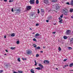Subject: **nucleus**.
Returning <instances> with one entry per match:
<instances>
[{
    "label": "nucleus",
    "instance_id": "obj_1",
    "mask_svg": "<svg viewBox=\"0 0 73 73\" xmlns=\"http://www.w3.org/2000/svg\"><path fill=\"white\" fill-rule=\"evenodd\" d=\"M53 7L55 9L56 11H58L59 10L60 7L58 6V4H55L54 5H53Z\"/></svg>",
    "mask_w": 73,
    "mask_h": 73
},
{
    "label": "nucleus",
    "instance_id": "obj_2",
    "mask_svg": "<svg viewBox=\"0 0 73 73\" xmlns=\"http://www.w3.org/2000/svg\"><path fill=\"white\" fill-rule=\"evenodd\" d=\"M62 12L64 15H66V16L68 15V10L66 9H63L62 10Z\"/></svg>",
    "mask_w": 73,
    "mask_h": 73
},
{
    "label": "nucleus",
    "instance_id": "obj_3",
    "mask_svg": "<svg viewBox=\"0 0 73 73\" xmlns=\"http://www.w3.org/2000/svg\"><path fill=\"white\" fill-rule=\"evenodd\" d=\"M70 32H71V31L68 30L66 31L65 33L67 35H70Z\"/></svg>",
    "mask_w": 73,
    "mask_h": 73
},
{
    "label": "nucleus",
    "instance_id": "obj_4",
    "mask_svg": "<svg viewBox=\"0 0 73 73\" xmlns=\"http://www.w3.org/2000/svg\"><path fill=\"white\" fill-rule=\"evenodd\" d=\"M17 12H15V15H19V13H20V12H21L20 9H17L16 10Z\"/></svg>",
    "mask_w": 73,
    "mask_h": 73
},
{
    "label": "nucleus",
    "instance_id": "obj_5",
    "mask_svg": "<svg viewBox=\"0 0 73 73\" xmlns=\"http://www.w3.org/2000/svg\"><path fill=\"white\" fill-rule=\"evenodd\" d=\"M31 8H32V7L30 6H27L26 7L27 11L29 10V9H31Z\"/></svg>",
    "mask_w": 73,
    "mask_h": 73
},
{
    "label": "nucleus",
    "instance_id": "obj_6",
    "mask_svg": "<svg viewBox=\"0 0 73 73\" xmlns=\"http://www.w3.org/2000/svg\"><path fill=\"white\" fill-rule=\"evenodd\" d=\"M29 3L31 4H35V0H31Z\"/></svg>",
    "mask_w": 73,
    "mask_h": 73
},
{
    "label": "nucleus",
    "instance_id": "obj_7",
    "mask_svg": "<svg viewBox=\"0 0 73 73\" xmlns=\"http://www.w3.org/2000/svg\"><path fill=\"white\" fill-rule=\"evenodd\" d=\"M32 53V51L29 50L27 52V54H31Z\"/></svg>",
    "mask_w": 73,
    "mask_h": 73
},
{
    "label": "nucleus",
    "instance_id": "obj_8",
    "mask_svg": "<svg viewBox=\"0 0 73 73\" xmlns=\"http://www.w3.org/2000/svg\"><path fill=\"white\" fill-rule=\"evenodd\" d=\"M48 19V20H51L52 19V17L51 15L47 17Z\"/></svg>",
    "mask_w": 73,
    "mask_h": 73
},
{
    "label": "nucleus",
    "instance_id": "obj_9",
    "mask_svg": "<svg viewBox=\"0 0 73 73\" xmlns=\"http://www.w3.org/2000/svg\"><path fill=\"white\" fill-rule=\"evenodd\" d=\"M59 19L60 20L59 21V23H62V19H61V18L59 17Z\"/></svg>",
    "mask_w": 73,
    "mask_h": 73
},
{
    "label": "nucleus",
    "instance_id": "obj_10",
    "mask_svg": "<svg viewBox=\"0 0 73 73\" xmlns=\"http://www.w3.org/2000/svg\"><path fill=\"white\" fill-rule=\"evenodd\" d=\"M44 2L45 4H48V0H44Z\"/></svg>",
    "mask_w": 73,
    "mask_h": 73
},
{
    "label": "nucleus",
    "instance_id": "obj_11",
    "mask_svg": "<svg viewBox=\"0 0 73 73\" xmlns=\"http://www.w3.org/2000/svg\"><path fill=\"white\" fill-rule=\"evenodd\" d=\"M35 14H36L35 13H31L30 14V16L33 17V16H35Z\"/></svg>",
    "mask_w": 73,
    "mask_h": 73
},
{
    "label": "nucleus",
    "instance_id": "obj_12",
    "mask_svg": "<svg viewBox=\"0 0 73 73\" xmlns=\"http://www.w3.org/2000/svg\"><path fill=\"white\" fill-rule=\"evenodd\" d=\"M39 66H40V67H41V68H44V67H43V66L41 64L39 63Z\"/></svg>",
    "mask_w": 73,
    "mask_h": 73
},
{
    "label": "nucleus",
    "instance_id": "obj_13",
    "mask_svg": "<svg viewBox=\"0 0 73 73\" xmlns=\"http://www.w3.org/2000/svg\"><path fill=\"white\" fill-rule=\"evenodd\" d=\"M70 41L71 43H73V38H71L70 39Z\"/></svg>",
    "mask_w": 73,
    "mask_h": 73
},
{
    "label": "nucleus",
    "instance_id": "obj_14",
    "mask_svg": "<svg viewBox=\"0 0 73 73\" xmlns=\"http://www.w3.org/2000/svg\"><path fill=\"white\" fill-rule=\"evenodd\" d=\"M52 3H56L57 1V0H52Z\"/></svg>",
    "mask_w": 73,
    "mask_h": 73
},
{
    "label": "nucleus",
    "instance_id": "obj_15",
    "mask_svg": "<svg viewBox=\"0 0 73 73\" xmlns=\"http://www.w3.org/2000/svg\"><path fill=\"white\" fill-rule=\"evenodd\" d=\"M31 72L32 73H35L34 70H33L32 69H31Z\"/></svg>",
    "mask_w": 73,
    "mask_h": 73
},
{
    "label": "nucleus",
    "instance_id": "obj_16",
    "mask_svg": "<svg viewBox=\"0 0 73 73\" xmlns=\"http://www.w3.org/2000/svg\"><path fill=\"white\" fill-rule=\"evenodd\" d=\"M4 64L5 65V66H6V67H7V68H8V64H7V63H5Z\"/></svg>",
    "mask_w": 73,
    "mask_h": 73
},
{
    "label": "nucleus",
    "instance_id": "obj_17",
    "mask_svg": "<svg viewBox=\"0 0 73 73\" xmlns=\"http://www.w3.org/2000/svg\"><path fill=\"white\" fill-rule=\"evenodd\" d=\"M63 38L64 40H66V39H67V38H68V37L66 36H63Z\"/></svg>",
    "mask_w": 73,
    "mask_h": 73
},
{
    "label": "nucleus",
    "instance_id": "obj_18",
    "mask_svg": "<svg viewBox=\"0 0 73 73\" xmlns=\"http://www.w3.org/2000/svg\"><path fill=\"white\" fill-rule=\"evenodd\" d=\"M73 63L70 64L69 66L70 67H71V68H72V66H73Z\"/></svg>",
    "mask_w": 73,
    "mask_h": 73
},
{
    "label": "nucleus",
    "instance_id": "obj_19",
    "mask_svg": "<svg viewBox=\"0 0 73 73\" xmlns=\"http://www.w3.org/2000/svg\"><path fill=\"white\" fill-rule=\"evenodd\" d=\"M73 9H71L70 10V12H71V13H72V12H73Z\"/></svg>",
    "mask_w": 73,
    "mask_h": 73
},
{
    "label": "nucleus",
    "instance_id": "obj_20",
    "mask_svg": "<svg viewBox=\"0 0 73 73\" xmlns=\"http://www.w3.org/2000/svg\"><path fill=\"white\" fill-rule=\"evenodd\" d=\"M15 33H13L11 35V36L12 37H14L15 36Z\"/></svg>",
    "mask_w": 73,
    "mask_h": 73
},
{
    "label": "nucleus",
    "instance_id": "obj_21",
    "mask_svg": "<svg viewBox=\"0 0 73 73\" xmlns=\"http://www.w3.org/2000/svg\"><path fill=\"white\" fill-rule=\"evenodd\" d=\"M33 46H34V48H36L37 46L35 44H33Z\"/></svg>",
    "mask_w": 73,
    "mask_h": 73
},
{
    "label": "nucleus",
    "instance_id": "obj_22",
    "mask_svg": "<svg viewBox=\"0 0 73 73\" xmlns=\"http://www.w3.org/2000/svg\"><path fill=\"white\" fill-rule=\"evenodd\" d=\"M10 49H12V50H14V49H15V47H11L10 48Z\"/></svg>",
    "mask_w": 73,
    "mask_h": 73
},
{
    "label": "nucleus",
    "instance_id": "obj_23",
    "mask_svg": "<svg viewBox=\"0 0 73 73\" xmlns=\"http://www.w3.org/2000/svg\"><path fill=\"white\" fill-rule=\"evenodd\" d=\"M38 3H39V2L38 1V0H36V4H38Z\"/></svg>",
    "mask_w": 73,
    "mask_h": 73
},
{
    "label": "nucleus",
    "instance_id": "obj_24",
    "mask_svg": "<svg viewBox=\"0 0 73 73\" xmlns=\"http://www.w3.org/2000/svg\"><path fill=\"white\" fill-rule=\"evenodd\" d=\"M71 4L72 5H73V0H71Z\"/></svg>",
    "mask_w": 73,
    "mask_h": 73
},
{
    "label": "nucleus",
    "instance_id": "obj_25",
    "mask_svg": "<svg viewBox=\"0 0 73 73\" xmlns=\"http://www.w3.org/2000/svg\"><path fill=\"white\" fill-rule=\"evenodd\" d=\"M35 36H40V34L38 33H37L35 35Z\"/></svg>",
    "mask_w": 73,
    "mask_h": 73
},
{
    "label": "nucleus",
    "instance_id": "obj_26",
    "mask_svg": "<svg viewBox=\"0 0 73 73\" xmlns=\"http://www.w3.org/2000/svg\"><path fill=\"white\" fill-rule=\"evenodd\" d=\"M41 14L42 16H44V12H41Z\"/></svg>",
    "mask_w": 73,
    "mask_h": 73
},
{
    "label": "nucleus",
    "instance_id": "obj_27",
    "mask_svg": "<svg viewBox=\"0 0 73 73\" xmlns=\"http://www.w3.org/2000/svg\"><path fill=\"white\" fill-rule=\"evenodd\" d=\"M35 69H38V70H40V69H41L40 68V67L36 68Z\"/></svg>",
    "mask_w": 73,
    "mask_h": 73
},
{
    "label": "nucleus",
    "instance_id": "obj_28",
    "mask_svg": "<svg viewBox=\"0 0 73 73\" xmlns=\"http://www.w3.org/2000/svg\"><path fill=\"white\" fill-rule=\"evenodd\" d=\"M41 12H44V10L43 9H41L40 10Z\"/></svg>",
    "mask_w": 73,
    "mask_h": 73
},
{
    "label": "nucleus",
    "instance_id": "obj_29",
    "mask_svg": "<svg viewBox=\"0 0 73 73\" xmlns=\"http://www.w3.org/2000/svg\"><path fill=\"white\" fill-rule=\"evenodd\" d=\"M17 44H20V41L19 40H17Z\"/></svg>",
    "mask_w": 73,
    "mask_h": 73
},
{
    "label": "nucleus",
    "instance_id": "obj_30",
    "mask_svg": "<svg viewBox=\"0 0 73 73\" xmlns=\"http://www.w3.org/2000/svg\"><path fill=\"white\" fill-rule=\"evenodd\" d=\"M35 64H34V65H35V66H37V63H36V60H35Z\"/></svg>",
    "mask_w": 73,
    "mask_h": 73
},
{
    "label": "nucleus",
    "instance_id": "obj_31",
    "mask_svg": "<svg viewBox=\"0 0 73 73\" xmlns=\"http://www.w3.org/2000/svg\"><path fill=\"white\" fill-rule=\"evenodd\" d=\"M58 50H59V51H61V48H60V47H59L58 48Z\"/></svg>",
    "mask_w": 73,
    "mask_h": 73
},
{
    "label": "nucleus",
    "instance_id": "obj_32",
    "mask_svg": "<svg viewBox=\"0 0 73 73\" xmlns=\"http://www.w3.org/2000/svg\"><path fill=\"white\" fill-rule=\"evenodd\" d=\"M17 60L19 62H20V61H21V60H20V58H18Z\"/></svg>",
    "mask_w": 73,
    "mask_h": 73
},
{
    "label": "nucleus",
    "instance_id": "obj_33",
    "mask_svg": "<svg viewBox=\"0 0 73 73\" xmlns=\"http://www.w3.org/2000/svg\"><path fill=\"white\" fill-rule=\"evenodd\" d=\"M47 61V60H45L44 61V64H46Z\"/></svg>",
    "mask_w": 73,
    "mask_h": 73
},
{
    "label": "nucleus",
    "instance_id": "obj_34",
    "mask_svg": "<svg viewBox=\"0 0 73 73\" xmlns=\"http://www.w3.org/2000/svg\"><path fill=\"white\" fill-rule=\"evenodd\" d=\"M46 64H49V61L48 60H47Z\"/></svg>",
    "mask_w": 73,
    "mask_h": 73
},
{
    "label": "nucleus",
    "instance_id": "obj_35",
    "mask_svg": "<svg viewBox=\"0 0 73 73\" xmlns=\"http://www.w3.org/2000/svg\"><path fill=\"white\" fill-rule=\"evenodd\" d=\"M68 49H69V50H71V49H72V47H68Z\"/></svg>",
    "mask_w": 73,
    "mask_h": 73
},
{
    "label": "nucleus",
    "instance_id": "obj_36",
    "mask_svg": "<svg viewBox=\"0 0 73 73\" xmlns=\"http://www.w3.org/2000/svg\"><path fill=\"white\" fill-rule=\"evenodd\" d=\"M63 14H62V15H61L60 16V17H61V18H62L63 17Z\"/></svg>",
    "mask_w": 73,
    "mask_h": 73
},
{
    "label": "nucleus",
    "instance_id": "obj_37",
    "mask_svg": "<svg viewBox=\"0 0 73 73\" xmlns=\"http://www.w3.org/2000/svg\"><path fill=\"white\" fill-rule=\"evenodd\" d=\"M40 13V10H39V9H38V14H39Z\"/></svg>",
    "mask_w": 73,
    "mask_h": 73
},
{
    "label": "nucleus",
    "instance_id": "obj_38",
    "mask_svg": "<svg viewBox=\"0 0 73 73\" xmlns=\"http://www.w3.org/2000/svg\"><path fill=\"white\" fill-rule=\"evenodd\" d=\"M18 72H19V73H23V72L22 71H18Z\"/></svg>",
    "mask_w": 73,
    "mask_h": 73
},
{
    "label": "nucleus",
    "instance_id": "obj_39",
    "mask_svg": "<svg viewBox=\"0 0 73 73\" xmlns=\"http://www.w3.org/2000/svg\"><path fill=\"white\" fill-rule=\"evenodd\" d=\"M39 56V54H37L36 55V57H38Z\"/></svg>",
    "mask_w": 73,
    "mask_h": 73
},
{
    "label": "nucleus",
    "instance_id": "obj_40",
    "mask_svg": "<svg viewBox=\"0 0 73 73\" xmlns=\"http://www.w3.org/2000/svg\"><path fill=\"white\" fill-rule=\"evenodd\" d=\"M13 0H10L9 1V3H11V2H13Z\"/></svg>",
    "mask_w": 73,
    "mask_h": 73
},
{
    "label": "nucleus",
    "instance_id": "obj_41",
    "mask_svg": "<svg viewBox=\"0 0 73 73\" xmlns=\"http://www.w3.org/2000/svg\"><path fill=\"white\" fill-rule=\"evenodd\" d=\"M33 40L34 41H36V39L35 38H34L33 39Z\"/></svg>",
    "mask_w": 73,
    "mask_h": 73
},
{
    "label": "nucleus",
    "instance_id": "obj_42",
    "mask_svg": "<svg viewBox=\"0 0 73 73\" xmlns=\"http://www.w3.org/2000/svg\"><path fill=\"white\" fill-rule=\"evenodd\" d=\"M67 66H69V65H65L64 66L65 67H67Z\"/></svg>",
    "mask_w": 73,
    "mask_h": 73
},
{
    "label": "nucleus",
    "instance_id": "obj_43",
    "mask_svg": "<svg viewBox=\"0 0 73 73\" xmlns=\"http://www.w3.org/2000/svg\"><path fill=\"white\" fill-rule=\"evenodd\" d=\"M66 4H67V5H70V4L69 2H67L66 3Z\"/></svg>",
    "mask_w": 73,
    "mask_h": 73
},
{
    "label": "nucleus",
    "instance_id": "obj_44",
    "mask_svg": "<svg viewBox=\"0 0 73 73\" xmlns=\"http://www.w3.org/2000/svg\"><path fill=\"white\" fill-rule=\"evenodd\" d=\"M66 60H68V59H66L64 60V61H66Z\"/></svg>",
    "mask_w": 73,
    "mask_h": 73
},
{
    "label": "nucleus",
    "instance_id": "obj_45",
    "mask_svg": "<svg viewBox=\"0 0 73 73\" xmlns=\"http://www.w3.org/2000/svg\"><path fill=\"white\" fill-rule=\"evenodd\" d=\"M3 70H1L0 71V73H3Z\"/></svg>",
    "mask_w": 73,
    "mask_h": 73
},
{
    "label": "nucleus",
    "instance_id": "obj_46",
    "mask_svg": "<svg viewBox=\"0 0 73 73\" xmlns=\"http://www.w3.org/2000/svg\"><path fill=\"white\" fill-rule=\"evenodd\" d=\"M37 48L38 49H40V46H38L37 47Z\"/></svg>",
    "mask_w": 73,
    "mask_h": 73
},
{
    "label": "nucleus",
    "instance_id": "obj_47",
    "mask_svg": "<svg viewBox=\"0 0 73 73\" xmlns=\"http://www.w3.org/2000/svg\"><path fill=\"white\" fill-rule=\"evenodd\" d=\"M38 25H39V24H38V23H36V26H38Z\"/></svg>",
    "mask_w": 73,
    "mask_h": 73
},
{
    "label": "nucleus",
    "instance_id": "obj_48",
    "mask_svg": "<svg viewBox=\"0 0 73 73\" xmlns=\"http://www.w3.org/2000/svg\"><path fill=\"white\" fill-rule=\"evenodd\" d=\"M11 11H12V12H13V8H12Z\"/></svg>",
    "mask_w": 73,
    "mask_h": 73
},
{
    "label": "nucleus",
    "instance_id": "obj_49",
    "mask_svg": "<svg viewBox=\"0 0 73 73\" xmlns=\"http://www.w3.org/2000/svg\"><path fill=\"white\" fill-rule=\"evenodd\" d=\"M52 33L53 34H55V33H56V32H52Z\"/></svg>",
    "mask_w": 73,
    "mask_h": 73
},
{
    "label": "nucleus",
    "instance_id": "obj_50",
    "mask_svg": "<svg viewBox=\"0 0 73 73\" xmlns=\"http://www.w3.org/2000/svg\"><path fill=\"white\" fill-rule=\"evenodd\" d=\"M29 30H30V31H32V29H31V28H29Z\"/></svg>",
    "mask_w": 73,
    "mask_h": 73
},
{
    "label": "nucleus",
    "instance_id": "obj_51",
    "mask_svg": "<svg viewBox=\"0 0 73 73\" xmlns=\"http://www.w3.org/2000/svg\"><path fill=\"white\" fill-rule=\"evenodd\" d=\"M46 22H47V23H48V22H49V20H46Z\"/></svg>",
    "mask_w": 73,
    "mask_h": 73
},
{
    "label": "nucleus",
    "instance_id": "obj_52",
    "mask_svg": "<svg viewBox=\"0 0 73 73\" xmlns=\"http://www.w3.org/2000/svg\"><path fill=\"white\" fill-rule=\"evenodd\" d=\"M5 51H6V52H8V50H6Z\"/></svg>",
    "mask_w": 73,
    "mask_h": 73
},
{
    "label": "nucleus",
    "instance_id": "obj_53",
    "mask_svg": "<svg viewBox=\"0 0 73 73\" xmlns=\"http://www.w3.org/2000/svg\"><path fill=\"white\" fill-rule=\"evenodd\" d=\"M4 1H5V2H7V0H4Z\"/></svg>",
    "mask_w": 73,
    "mask_h": 73
},
{
    "label": "nucleus",
    "instance_id": "obj_54",
    "mask_svg": "<svg viewBox=\"0 0 73 73\" xmlns=\"http://www.w3.org/2000/svg\"><path fill=\"white\" fill-rule=\"evenodd\" d=\"M22 59L23 60V61H24V60H25V58H22Z\"/></svg>",
    "mask_w": 73,
    "mask_h": 73
},
{
    "label": "nucleus",
    "instance_id": "obj_55",
    "mask_svg": "<svg viewBox=\"0 0 73 73\" xmlns=\"http://www.w3.org/2000/svg\"><path fill=\"white\" fill-rule=\"evenodd\" d=\"M37 49H38V48H35V50H37Z\"/></svg>",
    "mask_w": 73,
    "mask_h": 73
},
{
    "label": "nucleus",
    "instance_id": "obj_56",
    "mask_svg": "<svg viewBox=\"0 0 73 73\" xmlns=\"http://www.w3.org/2000/svg\"><path fill=\"white\" fill-rule=\"evenodd\" d=\"M4 37L5 38H6V36H4Z\"/></svg>",
    "mask_w": 73,
    "mask_h": 73
},
{
    "label": "nucleus",
    "instance_id": "obj_57",
    "mask_svg": "<svg viewBox=\"0 0 73 73\" xmlns=\"http://www.w3.org/2000/svg\"><path fill=\"white\" fill-rule=\"evenodd\" d=\"M43 48L44 49H45V47L43 46Z\"/></svg>",
    "mask_w": 73,
    "mask_h": 73
},
{
    "label": "nucleus",
    "instance_id": "obj_58",
    "mask_svg": "<svg viewBox=\"0 0 73 73\" xmlns=\"http://www.w3.org/2000/svg\"><path fill=\"white\" fill-rule=\"evenodd\" d=\"M40 53H43V51H40Z\"/></svg>",
    "mask_w": 73,
    "mask_h": 73
},
{
    "label": "nucleus",
    "instance_id": "obj_59",
    "mask_svg": "<svg viewBox=\"0 0 73 73\" xmlns=\"http://www.w3.org/2000/svg\"><path fill=\"white\" fill-rule=\"evenodd\" d=\"M50 11H51V9L48 10V12H50Z\"/></svg>",
    "mask_w": 73,
    "mask_h": 73
},
{
    "label": "nucleus",
    "instance_id": "obj_60",
    "mask_svg": "<svg viewBox=\"0 0 73 73\" xmlns=\"http://www.w3.org/2000/svg\"><path fill=\"white\" fill-rule=\"evenodd\" d=\"M54 12H56V13H57V11H54Z\"/></svg>",
    "mask_w": 73,
    "mask_h": 73
},
{
    "label": "nucleus",
    "instance_id": "obj_61",
    "mask_svg": "<svg viewBox=\"0 0 73 73\" xmlns=\"http://www.w3.org/2000/svg\"><path fill=\"white\" fill-rule=\"evenodd\" d=\"M56 70H58V68H56Z\"/></svg>",
    "mask_w": 73,
    "mask_h": 73
},
{
    "label": "nucleus",
    "instance_id": "obj_62",
    "mask_svg": "<svg viewBox=\"0 0 73 73\" xmlns=\"http://www.w3.org/2000/svg\"><path fill=\"white\" fill-rule=\"evenodd\" d=\"M5 56H6V55H7V54H4Z\"/></svg>",
    "mask_w": 73,
    "mask_h": 73
},
{
    "label": "nucleus",
    "instance_id": "obj_63",
    "mask_svg": "<svg viewBox=\"0 0 73 73\" xmlns=\"http://www.w3.org/2000/svg\"><path fill=\"white\" fill-rule=\"evenodd\" d=\"M36 16H35L34 17H35V18H36Z\"/></svg>",
    "mask_w": 73,
    "mask_h": 73
},
{
    "label": "nucleus",
    "instance_id": "obj_64",
    "mask_svg": "<svg viewBox=\"0 0 73 73\" xmlns=\"http://www.w3.org/2000/svg\"><path fill=\"white\" fill-rule=\"evenodd\" d=\"M70 71H72V70H70Z\"/></svg>",
    "mask_w": 73,
    "mask_h": 73
}]
</instances>
